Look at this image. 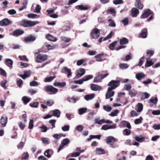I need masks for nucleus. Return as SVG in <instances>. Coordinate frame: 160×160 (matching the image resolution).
<instances>
[{"mask_svg":"<svg viewBox=\"0 0 160 160\" xmlns=\"http://www.w3.org/2000/svg\"><path fill=\"white\" fill-rule=\"evenodd\" d=\"M30 85L31 86H37L38 85V83L37 82L33 81L30 82Z\"/></svg>","mask_w":160,"mask_h":160,"instance_id":"nucleus-63","label":"nucleus"},{"mask_svg":"<svg viewBox=\"0 0 160 160\" xmlns=\"http://www.w3.org/2000/svg\"><path fill=\"white\" fill-rule=\"evenodd\" d=\"M120 81L119 80H112L108 84V85L110 86L109 88L114 90L118 87L119 85Z\"/></svg>","mask_w":160,"mask_h":160,"instance_id":"nucleus-4","label":"nucleus"},{"mask_svg":"<svg viewBox=\"0 0 160 160\" xmlns=\"http://www.w3.org/2000/svg\"><path fill=\"white\" fill-rule=\"evenodd\" d=\"M104 55V54L103 53L99 54L96 55L95 57L96 58L98 59V60H97V61H101V58Z\"/></svg>","mask_w":160,"mask_h":160,"instance_id":"nucleus-51","label":"nucleus"},{"mask_svg":"<svg viewBox=\"0 0 160 160\" xmlns=\"http://www.w3.org/2000/svg\"><path fill=\"white\" fill-rule=\"evenodd\" d=\"M112 90L111 88H108L106 94V99H109L114 96L115 92Z\"/></svg>","mask_w":160,"mask_h":160,"instance_id":"nucleus-8","label":"nucleus"},{"mask_svg":"<svg viewBox=\"0 0 160 160\" xmlns=\"http://www.w3.org/2000/svg\"><path fill=\"white\" fill-rule=\"evenodd\" d=\"M37 24L36 22L24 20L22 21V25L24 27H30L34 26Z\"/></svg>","mask_w":160,"mask_h":160,"instance_id":"nucleus-3","label":"nucleus"},{"mask_svg":"<svg viewBox=\"0 0 160 160\" xmlns=\"http://www.w3.org/2000/svg\"><path fill=\"white\" fill-rule=\"evenodd\" d=\"M130 114L131 117H134L138 116L139 114L136 111L134 110H132L131 111Z\"/></svg>","mask_w":160,"mask_h":160,"instance_id":"nucleus-48","label":"nucleus"},{"mask_svg":"<svg viewBox=\"0 0 160 160\" xmlns=\"http://www.w3.org/2000/svg\"><path fill=\"white\" fill-rule=\"evenodd\" d=\"M103 108L107 112H109L111 111L112 107L109 106H104L103 107Z\"/></svg>","mask_w":160,"mask_h":160,"instance_id":"nucleus-50","label":"nucleus"},{"mask_svg":"<svg viewBox=\"0 0 160 160\" xmlns=\"http://www.w3.org/2000/svg\"><path fill=\"white\" fill-rule=\"evenodd\" d=\"M135 138L136 141L138 142H141L144 140L145 138L144 137L140 138L138 136H137L135 137Z\"/></svg>","mask_w":160,"mask_h":160,"instance_id":"nucleus-43","label":"nucleus"},{"mask_svg":"<svg viewBox=\"0 0 160 160\" xmlns=\"http://www.w3.org/2000/svg\"><path fill=\"white\" fill-rule=\"evenodd\" d=\"M23 83L22 80L21 79H18L17 80V84L19 87H21Z\"/></svg>","mask_w":160,"mask_h":160,"instance_id":"nucleus-54","label":"nucleus"},{"mask_svg":"<svg viewBox=\"0 0 160 160\" xmlns=\"http://www.w3.org/2000/svg\"><path fill=\"white\" fill-rule=\"evenodd\" d=\"M102 78L100 75H98L94 78L93 80V82H100V80H102Z\"/></svg>","mask_w":160,"mask_h":160,"instance_id":"nucleus-35","label":"nucleus"},{"mask_svg":"<svg viewBox=\"0 0 160 160\" xmlns=\"http://www.w3.org/2000/svg\"><path fill=\"white\" fill-rule=\"evenodd\" d=\"M151 14H153V12L149 9H147L141 15L140 18L141 19L146 18Z\"/></svg>","mask_w":160,"mask_h":160,"instance_id":"nucleus-7","label":"nucleus"},{"mask_svg":"<svg viewBox=\"0 0 160 160\" xmlns=\"http://www.w3.org/2000/svg\"><path fill=\"white\" fill-rule=\"evenodd\" d=\"M122 22L124 26H126L128 24V19L127 18H125L122 20Z\"/></svg>","mask_w":160,"mask_h":160,"instance_id":"nucleus-64","label":"nucleus"},{"mask_svg":"<svg viewBox=\"0 0 160 160\" xmlns=\"http://www.w3.org/2000/svg\"><path fill=\"white\" fill-rule=\"evenodd\" d=\"M147 36V31L146 29L144 28L141 31V33L139 34V37L142 38H145Z\"/></svg>","mask_w":160,"mask_h":160,"instance_id":"nucleus-18","label":"nucleus"},{"mask_svg":"<svg viewBox=\"0 0 160 160\" xmlns=\"http://www.w3.org/2000/svg\"><path fill=\"white\" fill-rule=\"evenodd\" d=\"M121 123L123 125V127H127L129 129L131 128V126L130 123L128 121L125 120L122 121L121 122Z\"/></svg>","mask_w":160,"mask_h":160,"instance_id":"nucleus-19","label":"nucleus"},{"mask_svg":"<svg viewBox=\"0 0 160 160\" xmlns=\"http://www.w3.org/2000/svg\"><path fill=\"white\" fill-rule=\"evenodd\" d=\"M41 9V8L40 6L39 5H37L35 8L34 12L37 13H39L40 12Z\"/></svg>","mask_w":160,"mask_h":160,"instance_id":"nucleus-42","label":"nucleus"},{"mask_svg":"<svg viewBox=\"0 0 160 160\" xmlns=\"http://www.w3.org/2000/svg\"><path fill=\"white\" fill-rule=\"evenodd\" d=\"M36 39V37L32 35H30L25 38L26 42H33Z\"/></svg>","mask_w":160,"mask_h":160,"instance_id":"nucleus-16","label":"nucleus"},{"mask_svg":"<svg viewBox=\"0 0 160 160\" xmlns=\"http://www.w3.org/2000/svg\"><path fill=\"white\" fill-rule=\"evenodd\" d=\"M70 140L68 138H66L63 139L62 141V144L64 145V146L66 145L67 144L69 143Z\"/></svg>","mask_w":160,"mask_h":160,"instance_id":"nucleus-40","label":"nucleus"},{"mask_svg":"<svg viewBox=\"0 0 160 160\" xmlns=\"http://www.w3.org/2000/svg\"><path fill=\"white\" fill-rule=\"evenodd\" d=\"M12 22L8 19L5 18L0 21V26H6L11 24Z\"/></svg>","mask_w":160,"mask_h":160,"instance_id":"nucleus-11","label":"nucleus"},{"mask_svg":"<svg viewBox=\"0 0 160 160\" xmlns=\"http://www.w3.org/2000/svg\"><path fill=\"white\" fill-rule=\"evenodd\" d=\"M119 66L122 69H124L128 68V65L126 63H120Z\"/></svg>","mask_w":160,"mask_h":160,"instance_id":"nucleus-41","label":"nucleus"},{"mask_svg":"<svg viewBox=\"0 0 160 160\" xmlns=\"http://www.w3.org/2000/svg\"><path fill=\"white\" fill-rule=\"evenodd\" d=\"M139 13L138 10L136 8H132L131 10V14L132 17H136Z\"/></svg>","mask_w":160,"mask_h":160,"instance_id":"nucleus-14","label":"nucleus"},{"mask_svg":"<svg viewBox=\"0 0 160 160\" xmlns=\"http://www.w3.org/2000/svg\"><path fill=\"white\" fill-rule=\"evenodd\" d=\"M143 109V105L141 103H139L138 104V109L137 112H141Z\"/></svg>","mask_w":160,"mask_h":160,"instance_id":"nucleus-36","label":"nucleus"},{"mask_svg":"<svg viewBox=\"0 0 160 160\" xmlns=\"http://www.w3.org/2000/svg\"><path fill=\"white\" fill-rule=\"evenodd\" d=\"M33 120L31 119L30 120L28 126V128L29 129H32L33 127Z\"/></svg>","mask_w":160,"mask_h":160,"instance_id":"nucleus-61","label":"nucleus"},{"mask_svg":"<svg viewBox=\"0 0 160 160\" xmlns=\"http://www.w3.org/2000/svg\"><path fill=\"white\" fill-rule=\"evenodd\" d=\"M142 118L140 117L139 118L136 119L134 121V123L136 124H140L142 122Z\"/></svg>","mask_w":160,"mask_h":160,"instance_id":"nucleus-44","label":"nucleus"},{"mask_svg":"<svg viewBox=\"0 0 160 160\" xmlns=\"http://www.w3.org/2000/svg\"><path fill=\"white\" fill-rule=\"evenodd\" d=\"M105 119H102L99 121H98V119L95 120V122L96 123H98L99 124L101 125L102 123H104Z\"/></svg>","mask_w":160,"mask_h":160,"instance_id":"nucleus-59","label":"nucleus"},{"mask_svg":"<svg viewBox=\"0 0 160 160\" xmlns=\"http://www.w3.org/2000/svg\"><path fill=\"white\" fill-rule=\"evenodd\" d=\"M8 118L5 115L2 116L0 120V123L4 127L6 126L8 121Z\"/></svg>","mask_w":160,"mask_h":160,"instance_id":"nucleus-10","label":"nucleus"},{"mask_svg":"<svg viewBox=\"0 0 160 160\" xmlns=\"http://www.w3.org/2000/svg\"><path fill=\"white\" fill-rule=\"evenodd\" d=\"M95 96L94 94H91L86 95L84 97V98L87 101L92 99Z\"/></svg>","mask_w":160,"mask_h":160,"instance_id":"nucleus-27","label":"nucleus"},{"mask_svg":"<svg viewBox=\"0 0 160 160\" xmlns=\"http://www.w3.org/2000/svg\"><path fill=\"white\" fill-rule=\"evenodd\" d=\"M96 150L98 152H100V154H104L105 153V151L103 149L100 148H96Z\"/></svg>","mask_w":160,"mask_h":160,"instance_id":"nucleus-58","label":"nucleus"},{"mask_svg":"<svg viewBox=\"0 0 160 160\" xmlns=\"http://www.w3.org/2000/svg\"><path fill=\"white\" fill-rule=\"evenodd\" d=\"M101 137V136L100 135H91L89 136V138L87 139V140L89 141L94 138H97L99 140L100 139Z\"/></svg>","mask_w":160,"mask_h":160,"instance_id":"nucleus-23","label":"nucleus"},{"mask_svg":"<svg viewBox=\"0 0 160 160\" xmlns=\"http://www.w3.org/2000/svg\"><path fill=\"white\" fill-rule=\"evenodd\" d=\"M107 13H109L111 14H115L116 12L114 9L112 8L108 9L107 11Z\"/></svg>","mask_w":160,"mask_h":160,"instance_id":"nucleus-53","label":"nucleus"},{"mask_svg":"<svg viewBox=\"0 0 160 160\" xmlns=\"http://www.w3.org/2000/svg\"><path fill=\"white\" fill-rule=\"evenodd\" d=\"M62 70L68 73L67 77L68 78L72 76V72L70 69L68 68L67 67H64L62 68Z\"/></svg>","mask_w":160,"mask_h":160,"instance_id":"nucleus-20","label":"nucleus"},{"mask_svg":"<svg viewBox=\"0 0 160 160\" xmlns=\"http://www.w3.org/2000/svg\"><path fill=\"white\" fill-rule=\"evenodd\" d=\"M91 89L94 91H97L102 89L101 87L94 84H92L91 85Z\"/></svg>","mask_w":160,"mask_h":160,"instance_id":"nucleus-13","label":"nucleus"},{"mask_svg":"<svg viewBox=\"0 0 160 160\" xmlns=\"http://www.w3.org/2000/svg\"><path fill=\"white\" fill-rule=\"evenodd\" d=\"M87 109L86 108H80L78 110V113L80 115H82L87 112Z\"/></svg>","mask_w":160,"mask_h":160,"instance_id":"nucleus-34","label":"nucleus"},{"mask_svg":"<svg viewBox=\"0 0 160 160\" xmlns=\"http://www.w3.org/2000/svg\"><path fill=\"white\" fill-rule=\"evenodd\" d=\"M76 9L80 10H86L90 8L89 5H86L84 6L82 5H80L76 6L75 7Z\"/></svg>","mask_w":160,"mask_h":160,"instance_id":"nucleus-9","label":"nucleus"},{"mask_svg":"<svg viewBox=\"0 0 160 160\" xmlns=\"http://www.w3.org/2000/svg\"><path fill=\"white\" fill-rule=\"evenodd\" d=\"M135 6L139 9H142L144 6L143 4L141 3V0H136Z\"/></svg>","mask_w":160,"mask_h":160,"instance_id":"nucleus-15","label":"nucleus"},{"mask_svg":"<svg viewBox=\"0 0 160 160\" xmlns=\"http://www.w3.org/2000/svg\"><path fill=\"white\" fill-rule=\"evenodd\" d=\"M108 21L109 22V26L112 27H115L116 26V24L113 20L111 19H109L108 20Z\"/></svg>","mask_w":160,"mask_h":160,"instance_id":"nucleus-37","label":"nucleus"},{"mask_svg":"<svg viewBox=\"0 0 160 160\" xmlns=\"http://www.w3.org/2000/svg\"><path fill=\"white\" fill-rule=\"evenodd\" d=\"M100 30L97 28H94L90 33L92 38L97 39L99 37Z\"/></svg>","mask_w":160,"mask_h":160,"instance_id":"nucleus-5","label":"nucleus"},{"mask_svg":"<svg viewBox=\"0 0 160 160\" xmlns=\"http://www.w3.org/2000/svg\"><path fill=\"white\" fill-rule=\"evenodd\" d=\"M93 78V75H86L83 78V81H87L89 80L92 79V78Z\"/></svg>","mask_w":160,"mask_h":160,"instance_id":"nucleus-33","label":"nucleus"},{"mask_svg":"<svg viewBox=\"0 0 160 160\" xmlns=\"http://www.w3.org/2000/svg\"><path fill=\"white\" fill-rule=\"evenodd\" d=\"M44 103L47 105L51 106L52 105L54 104V102L52 100L47 101H45Z\"/></svg>","mask_w":160,"mask_h":160,"instance_id":"nucleus-49","label":"nucleus"},{"mask_svg":"<svg viewBox=\"0 0 160 160\" xmlns=\"http://www.w3.org/2000/svg\"><path fill=\"white\" fill-rule=\"evenodd\" d=\"M117 140L112 136H109L107 137L106 142L110 145V147L112 148H116L118 147V145L115 143Z\"/></svg>","mask_w":160,"mask_h":160,"instance_id":"nucleus-1","label":"nucleus"},{"mask_svg":"<svg viewBox=\"0 0 160 160\" xmlns=\"http://www.w3.org/2000/svg\"><path fill=\"white\" fill-rule=\"evenodd\" d=\"M158 102V98H151L150 99V102L156 104Z\"/></svg>","mask_w":160,"mask_h":160,"instance_id":"nucleus-55","label":"nucleus"},{"mask_svg":"<svg viewBox=\"0 0 160 160\" xmlns=\"http://www.w3.org/2000/svg\"><path fill=\"white\" fill-rule=\"evenodd\" d=\"M85 73V70L84 69L80 68L78 71V74L76 75V76L78 78H80L84 75Z\"/></svg>","mask_w":160,"mask_h":160,"instance_id":"nucleus-17","label":"nucleus"},{"mask_svg":"<svg viewBox=\"0 0 160 160\" xmlns=\"http://www.w3.org/2000/svg\"><path fill=\"white\" fill-rule=\"evenodd\" d=\"M46 38L49 40L53 42H55L57 40V38L54 37L53 36L49 34H48L47 35Z\"/></svg>","mask_w":160,"mask_h":160,"instance_id":"nucleus-21","label":"nucleus"},{"mask_svg":"<svg viewBox=\"0 0 160 160\" xmlns=\"http://www.w3.org/2000/svg\"><path fill=\"white\" fill-rule=\"evenodd\" d=\"M6 64L10 68H12V65L13 64L12 61L10 59H7L5 60Z\"/></svg>","mask_w":160,"mask_h":160,"instance_id":"nucleus-26","label":"nucleus"},{"mask_svg":"<svg viewBox=\"0 0 160 160\" xmlns=\"http://www.w3.org/2000/svg\"><path fill=\"white\" fill-rule=\"evenodd\" d=\"M55 78L56 76L55 75H54L53 76L47 77L45 78L44 81L46 82H50Z\"/></svg>","mask_w":160,"mask_h":160,"instance_id":"nucleus-30","label":"nucleus"},{"mask_svg":"<svg viewBox=\"0 0 160 160\" xmlns=\"http://www.w3.org/2000/svg\"><path fill=\"white\" fill-rule=\"evenodd\" d=\"M145 77V75L143 73H139L136 75V77L137 79L140 80Z\"/></svg>","mask_w":160,"mask_h":160,"instance_id":"nucleus-24","label":"nucleus"},{"mask_svg":"<svg viewBox=\"0 0 160 160\" xmlns=\"http://www.w3.org/2000/svg\"><path fill=\"white\" fill-rule=\"evenodd\" d=\"M7 82V81H4L2 82L1 83V86L3 87L4 89H7V88L6 87V84Z\"/></svg>","mask_w":160,"mask_h":160,"instance_id":"nucleus-52","label":"nucleus"},{"mask_svg":"<svg viewBox=\"0 0 160 160\" xmlns=\"http://www.w3.org/2000/svg\"><path fill=\"white\" fill-rule=\"evenodd\" d=\"M52 112H53L52 116H53L57 118H59L60 117L61 112L58 109H55L52 111Z\"/></svg>","mask_w":160,"mask_h":160,"instance_id":"nucleus-22","label":"nucleus"},{"mask_svg":"<svg viewBox=\"0 0 160 160\" xmlns=\"http://www.w3.org/2000/svg\"><path fill=\"white\" fill-rule=\"evenodd\" d=\"M62 136V133H60L59 134H55L53 136V137L54 138L57 139H59Z\"/></svg>","mask_w":160,"mask_h":160,"instance_id":"nucleus-60","label":"nucleus"},{"mask_svg":"<svg viewBox=\"0 0 160 160\" xmlns=\"http://www.w3.org/2000/svg\"><path fill=\"white\" fill-rule=\"evenodd\" d=\"M60 38L62 41L66 43L68 42H70L71 40V39L70 38L65 37L62 36Z\"/></svg>","mask_w":160,"mask_h":160,"instance_id":"nucleus-31","label":"nucleus"},{"mask_svg":"<svg viewBox=\"0 0 160 160\" xmlns=\"http://www.w3.org/2000/svg\"><path fill=\"white\" fill-rule=\"evenodd\" d=\"M45 90L46 92H51L53 94H55L58 91V89L52 86L48 85L45 87Z\"/></svg>","mask_w":160,"mask_h":160,"instance_id":"nucleus-6","label":"nucleus"},{"mask_svg":"<svg viewBox=\"0 0 160 160\" xmlns=\"http://www.w3.org/2000/svg\"><path fill=\"white\" fill-rule=\"evenodd\" d=\"M145 58L144 56H143L139 60L138 65L140 66H141L143 64V62L144 61Z\"/></svg>","mask_w":160,"mask_h":160,"instance_id":"nucleus-56","label":"nucleus"},{"mask_svg":"<svg viewBox=\"0 0 160 160\" xmlns=\"http://www.w3.org/2000/svg\"><path fill=\"white\" fill-rule=\"evenodd\" d=\"M48 58L47 55L45 54H39L36 58L35 62L37 63H41L46 61Z\"/></svg>","mask_w":160,"mask_h":160,"instance_id":"nucleus-2","label":"nucleus"},{"mask_svg":"<svg viewBox=\"0 0 160 160\" xmlns=\"http://www.w3.org/2000/svg\"><path fill=\"white\" fill-rule=\"evenodd\" d=\"M150 96V95L148 93L146 92L143 93L141 99H145L148 98Z\"/></svg>","mask_w":160,"mask_h":160,"instance_id":"nucleus-46","label":"nucleus"},{"mask_svg":"<svg viewBox=\"0 0 160 160\" xmlns=\"http://www.w3.org/2000/svg\"><path fill=\"white\" fill-rule=\"evenodd\" d=\"M31 98H28L27 97L24 96L22 97V100L24 104L26 105L30 101Z\"/></svg>","mask_w":160,"mask_h":160,"instance_id":"nucleus-28","label":"nucleus"},{"mask_svg":"<svg viewBox=\"0 0 160 160\" xmlns=\"http://www.w3.org/2000/svg\"><path fill=\"white\" fill-rule=\"evenodd\" d=\"M18 58L20 60H22L28 62V59L27 58L26 56H19Z\"/></svg>","mask_w":160,"mask_h":160,"instance_id":"nucleus-45","label":"nucleus"},{"mask_svg":"<svg viewBox=\"0 0 160 160\" xmlns=\"http://www.w3.org/2000/svg\"><path fill=\"white\" fill-rule=\"evenodd\" d=\"M83 80L82 78L78 80H75L74 81L73 83L75 84H81L83 83L84 82V81H83Z\"/></svg>","mask_w":160,"mask_h":160,"instance_id":"nucleus-57","label":"nucleus"},{"mask_svg":"<svg viewBox=\"0 0 160 160\" xmlns=\"http://www.w3.org/2000/svg\"><path fill=\"white\" fill-rule=\"evenodd\" d=\"M24 33V31L20 29H17L13 32V35L17 37L21 35Z\"/></svg>","mask_w":160,"mask_h":160,"instance_id":"nucleus-12","label":"nucleus"},{"mask_svg":"<svg viewBox=\"0 0 160 160\" xmlns=\"http://www.w3.org/2000/svg\"><path fill=\"white\" fill-rule=\"evenodd\" d=\"M123 3L122 0H114L113 1V3L115 5H118L122 4Z\"/></svg>","mask_w":160,"mask_h":160,"instance_id":"nucleus-62","label":"nucleus"},{"mask_svg":"<svg viewBox=\"0 0 160 160\" xmlns=\"http://www.w3.org/2000/svg\"><path fill=\"white\" fill-rule=\"evenodd\" d=\"M123 134L126 136H128L131 133V131L129 129H125L123 131Z\"/></svg>","mask_w":160,"mask_h":160,"instance_id":"nucleus-39","label":"nucleus"},{"mask_svg":"<svg viewBox=\"0 0 160 160\" xmlns=\"http://www.w3.org/2000/svg\"><path fill=\"white\" fill-rule=\"evenodd\" d=\"M154 63L152 62V60H148V59H147L145 66L146 67H149L153 65Z\"/></svg>","mask_w":160,"mask_h":160,"instance_id":"nucleus-32","label":"nucleus"},{"mask_svg":"<svg viewBox=\"0 0 160 160\" xmlns=\"http://www.w3.org/2000/svg\"><path fill=\"white\" fill-rule=\"evenodd\" d=\"M128 42V39L125 38H123L120 40V44L121 45H123L127 44Z\"/></svg>","mask_w":160,"mask_h":160,"instance_id":"nucleus-25","label":"nucleus"},{"mask_svg":"<svg viewBox=\"0 0 160 160\" xmlns=\"http://www.w3.org/2000/svg\"><path fill=\"white\" fill-rule=\"evenodd\" d=\"M117 43L118 42L117 41L113 42L109 45V48L111 50H113L115 46L117 44Z\"/></svg>","mask_w":160,"mask_h":160,"instance_id":"nucleus-29","label":"nucleus"},{"mask_svg":"<svg viewBox=\"0 0 160 160\" xmlns=\"http://www.w3.org/2000/svg\"><path fill=\"white\" fill-rule=\"evenodd\" d=\"M56 122V120L55 119L51 120L49 121V123L52 125V128H53L55 127V123Z\"/></svg>","mask_w":160,"mask_h":160,"instance_id":"nucleus-47","label":"nucleus"},{"mask_svg":"<svg viewBox=\"0 0 160 160\" xmlns=\"http://www.w3.org/2000/svg\"><path fill=\"white\" fill-rule=\"evenodd\" d=\"M22 157L21 158L22 160L28 159L29 157V154L27 152L23 153L22 155Z\"/></svg>","mask_w":160,"mask_h":160,"instance_id":"nucleus-38","label":"nucleus"}]
</instances>
